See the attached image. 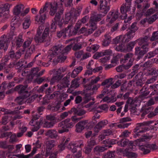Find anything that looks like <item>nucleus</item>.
I'll return each instance as SVG.
<instances>
[{"instance_id": "393cba45", "label": "nucleus", "mask_w": 158, "mask_h": 158, "mask_svg": "<svg viewBox=\"0 0 158 158\" xmlns=\"http://www.w3.org/2000/svg\"><path fill=\"white\" fill-rule=\"evenodd\" d=\"M63 77V76L62 75L60 74V73H57V72L56 71L54 76L51 80V84L52 85L55 82L61 80Z\"/></svg>"}, {"instance_id": "c756f323", "label": "nucleus", "mask_w": 158, "mask_h": 158, "mask_svg": "<svg viewBox=\"0 0 158 158\" xmlns=\"http://www.w3.org/2000/svg\"><path fill=\"white\" fill-rule=\"evenodd\" d=\"M24 8V6L23 5H17L14 10V14L15 15H18L23 11Z\"/></svg>"}, {"instance_id": "4be33fe9", "label": "nucleus", "mask_w": 158, "mask_h": 158, "mask_svg": "<svg viewBox=\"0 0 158 158\" xmlns=\"http://www.w3.org/2000/svg\"><path fill=\"white\" fill-rule=\"evenodd\" d=\"M69 81L67 77H65L61 80L60 84H58V87L59 88L60 87V89H62L64 88L68 87L69 85Z\"/></svg>"}, {"instance_id": "b1692460", "label": "nucleus", "mask_w": 158, "mask_h": 158, "mask_svg": "<svg viewBox=\"0 0 158 158\" xmlns=\"http://www.w3.org/2000/svg\"><path fill=\"white\" fill-rule=\"evenodd\" d=\"M0 148L8 149L9 151H12L14 148L13 145H8L6 141H0Z\"/></svg>"}, {"instance_id": "de8ad7c7", "label": "nucleus", "mask_w": 158, "mask_h": 158, "mask_svg": "<svg viewBox=\"0 0 158 158\" xmlns=\"http://www.w3.org/2000/svg\"><path fill=\"white\" fill-rule=\"evenodd\" d=\"M114 152L115 151L108 152L104 154L103 158H114Z\"/></svg>"}, {"instance_id": "ddd939ff", "label": "nucleus", "mask_w": 158, "mask_h": 158, "mask_svg": "<svg viewBox=\"0 0 158 158\" xmlns=\"http://www.w3.org/2000/svg\"><path fill=\"white\" fill-rule=\"evenodd\" d=\"M111 0H100V10L101 12L106 14L110 9V7L108 5L107 1L110 2Z\"/></svg>"}, {"instance_id": "4d7b16f0", "label": "nucleus", "mask_w": 158, "mask_h": 158, "mask_svg": "<svg viewBox=\"0 0 158 158\" xmlns=\"http://www.w3.org/2000/svg\"><path fill=\"white\" fill-rule=\"evenodd\" d=\"M81 125L84 129L85 127L86 129L89 128V127L88 126L86 125L87 123L89 124V122L88 120H85L83 121H81L78 122Z\"/></svg>"}, {"instance_id": "2eb2a0df", "label": "nucleus", "mask_w": 158, "mask_h": 158, "mask_svg": "<svg viewBox=\"0 0 158 158\" xmlns=\"http://www.w3.org/2000/svg\"><path fill=\"white\" fill-rule=\"evenodd\" d=\"M63 47L61 45H58L53 47L51 48L52 53L48 57H54V56H56L60 53H62Z\"/></svg>"}, {"instance_id": "bb28decb", "label": "nucleus", "mask_w": 158, "mask_h": 158, "mask_svg": "<svg viewBox=\"0 0 158 158\" xmlns=\"http://www.w3.org/2000/svg\"><path fill=\"white\" fill-rule=\"evenodd\" d=\"M105 38L102 41V45L104 47L108 46L110 44L111 40V38L109 34H105L104 35Z\"/></svg>"}, {"instance_id": "5fc2aeb1", "label": "nucleus", "mask_w": 158, "mask_h": 158, "mask_svg": "<svg viewBox=\"0 0 158 158\" xmlns=\"http://www.w3.org/2000/svg\"><path fill=\"white\" fill-rule=\"evenodd\" d=\"M32 40L33 38H29L27 40L25 41L23 45V48H25L29 47L32 42Z\"/></svg>"}, {"instance_id": "09e8293b", "label": "nucleus", "mask_w": 158, "mask_h": 158, "mask_svg": "<svg viewBox=\"0 0 158 158\" xmlns=\"http://www.w3.org/2000/svg\"><path fill=\"white\" fill-rule=\"evenodd\" d=\"M40 71L39 68L38 67L32 68L30 74L32 77L35 76L38 77V72Z\"/></svg>"}, {"instance_id": "c9c22d12", "label": "nucleus", "mask_w": 158, "mask_h": 158, "mask_svg": "<svg viewBox=\"0 0 158 158\" xmlns=\"http://www.w3.org/2000/svg\"><path fill=\"white\" fill-rule=\"evenodd\" d=\"M15 39L16 46L17 48H19L22 46L24 40L22 39V36L20 35L16 37Z\"/></svg>"}, {"instance_id": "a18cd8bd", "label": "nucleus", "mask_w": 158, "mask_h": 158, "mask_svg": "<svg viewBox=\"0 0 158 158\" xmlns=\"http://www.w3.org/2000/svg\"><path fill=\"white\" fill-rule=\"evenodd\" d=\"M115 49L118 51L125 52L127 51L126 46L123 44H121L116 47Z\"/></svg>"}, {"instance_id": "052dcab7", "label": "nucleus", "mask_w": 158, "mask_h": 158, "mask_svg": "<svg viewBox=\"0 0 158 158\" xmlns=\"http://www.w3.org/2000/svg\"><path fill=\"white\" fill-rule=\"evenodd\" d=\"M72 45L73 44H71L69 45H67L64 48H63L62 53L65 54L70 51L72 48Z\"/></svg>"}, {"instance_id": "4468645a", "label": "nucleus", "mask_w": 158, "mask_h": 158, "mask_svg": "<svg viewBox=\"0 0 158 158\" xmlns=\"http://www.w3.org/2000/svg\"><path fill=\"white\" fill-rule=\"evenodd\" d=\"M36 147H34L33 148L31 153L27 155H25L23 154H18L16 155V156L19 158H29L30 157L32 156L36 152L37 149L36 148H39L41 146V145L40 144L39 140H38L36 143Z\"/></svg>"}, {"instance_id": "423d86ee", "label": "nucleus", "mask_w": 158, "mask_h": 158, "mask_svg": "<svg viewBox=\"0 0 158 158\" xmlns=\"http://www.w3.org/2000/svg\"><path fill=\"white\" fill-rule=\"evenodd\" d=\"M138 28L136 26V23H132L130 27H129V30L128 32L124 35V38L126 39L125 41L128 42L134 37L135 31L138 29Z\"/></svg>"}, {"instance_id": "338daca9", "label": "nucleus", "mask_w": 158, "mask_h": 158, "mask_svg": "<svg viewBox=\"0 0 158 158\" xmlns=\"http://www.w3.org/2000/svg\"><path fill=\"white\" fill-rule=\"evenodd\" d=\"M27 98H24L22 96L20 95V96L17 97L15 99V102L19 105H21L23 104V100Z\"/></svg>"}, {"instance_id": "3c124183", "label": "nucleus", "mask_w": 158, "mask_h": 158, "mask_svg": "<svg viewBox=\"0 0 158 158\" xmlns=\"http://www.w3.org/2000/svg\"><path fill=\"white\" fill-rule=\"evenodd\" d=\"M86 112V111L82 109H77L76 108V115H77L79 116H81L85 114Z\"/></svg>"}, {"instance_id": "0e129e2a", "label": "nucleus", "mask_w": 158, "mask_h": 158, "mask_svg": "<svg viewBox=\"0 0 158 158\" xmlns=\"http://www.w3.org/2000/svg\"><path fill=\"white\" fill-rule=\"evenodd\" d=\"M40 117V115L39 114H36L33 116L32 118L31 121L30 122L29 124L31 125H33V123H35L36 120L38 119Z\"/></svg>"}, {"instance_id": "c85d7f7f", "label": "nucleus", "mask_w": 158, "mask_h": 158, "mask_svg": "<svg viewBox=\"0 0 158 158\" xmlns=\"http://www.w3.org/2000/svg\"><path fill=\"white\" fill-rule=\"evenodd\" d=\"M20 25V23L19 21L16 19L15 17L13 18L11 20L10 26L11 29L12 30H15V29L18 27Z\"/></svg>"}, {"instance_id": "aec40b11", "label": "nucleus", "mask_w": 158, "mask_h": 158, "mask_svg": "<svg viewBox=\"0 0 158 158\" xmlns=\"http://www.w3.org/2000/svg\"><path fill=\"white\" fill-rule=\"evenodd\" d=\"M21 53L19 51H18L15 53L13 50H10L8 53L9 56L12 59H18L21 56Z\"/></svg>"}, {"instance_id": "5701e85b", "label": "nucleus", "mask_w": 158, "mask_h": 158, "mask_svg": "<svg viewBox=\"0 0 158 158\" xmlns=\"http://www.w3.org/2000/svg\"><path fill=\"white\" fill-rule=\"evenodd\" d=\"M148 89L147 86L144 85L140 90V91L143 92V93L139 96V98L141 99H143L145 98L150 93V91H148Z\"/></svg>"}, {"instance_id": "72a5a7b5", "label": "nucleus", "mask_w": 158, "mask_h": 158, "mask_svg": "<svg viewBox=\"0 0 158 158\" xmlns=\"http://www.w3.org/2000/svg\"><path fill=\"white\" fill-rule=\"evenodd\" d=\"M83 69V67L82 66H79L77 67L76 69H74L71 74V76L72 77L74 78L75 77L79 74V73L81 72Z\"/></svg>"}, {"instance_id": "473e14b6", "label": "nucleus", "mask_w": 158, "mask_h": 158, "mask_svg": "<svg viewBox=\"0 0 158 158\" xmlns=\"http://www.w3.org/2000/svg\"><path fill=\"white\" fill-rule=\"evenodd\" d=\"M118 15L117 14H114L113 12H110L109 13L108 15L107 16V18L108 19L111 18V20L110 21V23H112L114 21L116 20L118 18Z\"/></svg>"}, {"instance_id": "20e7f679", "label": "nucleus", "mask_w": 158, "mask_h": 158, "mask_svg": "<svg viewBox=\"0 0 158 158\" xmlns=\"http://www.w3.org/2000/svg\"><path fill=\"white\" fill-rule=\"evenodd\" d=\"M49 3L46 2L43 8H41L39 11L40 15H37L35 17L36 21L39 23V24H42L45 20L47 14L48 10V7L49 6Z\"/></svg>"}, {"instance_id": "39448f33", "label": "nucleus", "mask_w": 158, "mask_h": 158, "mask_svg": "<svg viewBox=\"0 0 158 158\" xmlns=\"http://www.w3.org/2000/svg\"><path fill=\"white\" fill-rule=\"evenodd\" d=\"M81 8H78L77 9L74 8H71L69 13L65 15V19L66 22L71 20L74 22L76 21L78 16H79L81 11Z\"/></svg>"}, {"instance_id": "f257e3e1", "label": "nucleus", "mask_w": 158, "mask_h": 158, "mask_svg": "<svg viewBox=\"0 0 158 158\" xmlns=\"http://www.w3.org/2000/svg\"><path fill=\"white\" fill-rule=\"evenodd\" d=\"M149 40L148 36L146 35L138 39L137 40L138 45L139 46L135 48V55L136 56L137 60L142 58L148 51L149 48Z\"/></svg>"}, {"instance_id": "0eeeda50", "label": "nucleus", "mask_w": 158, "mask_h": 158, "mask_svg": "<svg viewBox=\"0 0 158 158\" xmlns=\"http://www.w3.org/2000/svg\"><path fill=\"white\" fill-rule=\"evenodd\" d=\"M27 85L20 84L15 87L14 89L23 97L27 98L31 94L27 91Z\"/></svg>"}, {"instance_id": "cd10ccee", "label": "nucleus", "mask_w": 158, "mask_h": 158, "mask_svg": "<svg viewBox=\"0 0 158 158\" xmlns=\"http://www.w3.org/2000/svg\"><path fill=\"white\" fill-rule=\"evenodd\" d=\"M113 79L112 78L106 79L102 82L101 85L103 86H104L105 88H108L113 83Z\"/></svg>"}, {"instance_id": "f3484780", "label": "nucleus", "mask_w": 158, "mask_h": 158, "mask_svg": "<svg viewBox=\"0 0 158 158\" xmlns=\"http://www.w3.org/2000/svg\"><path fill=\"white\" fill-rule=\"evenodd\" d=\"M64 10L63 9L60 10L56 14L54 18V20L56 23H58V25L60 27H61L63 25V23L60 21L61 19V16L64 12Z\"/></svg>"}, {"instance_id": "13d9d810", "label": "nucleus", "mask_w": 158, "mask_h": 158, "mask_svg": "<svg viewBox=\"0 0 158 158\" xmlns=\"http://www.w3.org/2000/svg\"><path fill=\"white\" fill-rule=\"evenodd\" d=\"M81 26V22L78 21L74 27V30L73 31L74 34H76L77 33Z\"/></svg>"}, {"instance_id": "680f3d73", "label": "nucleus", "mask_w": 158, "mask_h": 158, "mask_svg": "<svg viewBox=\"0 0 158 158\" xmlns=\"http://www.w3.org/2000/svg\"><path fill=\"white\" fill-rule=\"evenodd\" d=\"M78 80L77 79H74L72 82L71 87L73 88H76L79 86V84L78 82Z\"/></svg>"}, {"instance_id": "6ab92c4d", "label": "nucleus", "mask_w": 158, "mask_h": 158, "mask_svg": "<svg viewBox=\"0 0 158 158\" xmlns=\"http://www.w3.org/2000/svg\"><path fill=\"white\" fill-rule=\"evenodd\" d=\"M146 74L147 75L152 76L153 77L156 76L157 78L158 76V69L155 67L148 68Z\"/></svg>"}, {"instance_id": "a211bd4d", "label": "nucleus", "mask_w": 158, "mask_h": 158, "mask_svg": "<svg viewBox=\"0 0 158 158\" xmlns=\"http://www.w3.org/2000/svg\"><path fill=\"white\" fill-rule=\"evenodd\" d=\"M45 135L51 139H56L58 136V133L55 129H49L46 131Z\"/></svg>"}, {"instance_id": "9b49d317", "label": "nucleus", "mask_w": 158, "mask_h": 158, "mask_svg": "<svg viewBox=\"0 0 158 158\" xmlns=\"http://www.w3.org/2000/svg\"><path fill=\"white\" fill-rule=\"evenodd\" d=\"M60 2H54L49 3V6L50 7L49 14L51 16H53L56 12L57 8L58 5H60L62 6L63 5L62 2L64 0H60Z\"/></svg>"}, {"instance_id": "f8f14e48", "label": "nucleus", "mask_w": 158, "mask_h": 158, "mask_svg": "<svg viewBox=\"0 0 158 158\" xmlns=\"http://www.w3.org/2000/svg\"><path fill=\"white\" fill-rule=\"evenodd\" d=\"M108 123V121L107 120H104L99 122L94 128V135H97L98 133Z\"/></svg>"}, {"instance_id": "1a4fd4ad", "label": "nucleus", "mask_w": 158, "mask_h": 158, "mask_svg": "<svg viewBox=\"0 0 158 158\" xmlns=\"http://www.w3.org/2000/svg\"><path fill=\"white\" fill-rule=\"evenodd\" d=\"M146 79L144 74L142 72L138 73L135 77V81L136 80L135 85L138 88H142L144 86L143 81Z\"/></svg>"}, {"instance_id": "9d476101", "label": "nucleus", "mask_w": 158, "mask_h": 158, "mask_svg": "<svg viewBox=\"0 0 158 158\" xmlns=\"http://www.w3.org/2000/svg\"><path fill=\"white\" fill-rule=\"evenodd\" d=\"M132 147H129L126 149L120 148L118 150V152L122 153L124 156H126L128 158H136L138 156V154L135 153L131 152L130 150L132 149Z\"/></svg>"}, {"instance_id": "864d4df0", "label": "nucleus", "mask_w": 158, "mask_h": 158, "mask_svg": "<svg viewBox=\"0 0 158 158\" xmlns=\"http://www.w3.org/2000/svg\"><path fill=\"white\" fill-rule=\"evenodd\" d=\"M158 18V15L155 14L151 17L148 19V23L149 24H152Z\"/></svg>"}, {"instance_id": "a19ab883", "label": "nucleus", "mask_w": 158, "mask_h": 158, "mask_svg": "<svg viewBox=\"0 0 158 158\" xmlns=\"http://www.w3.org/2000/svg\"><path fill=\"white\" fill-rule=\"evenodd\" d=\"M31 23V21L30 17H27L25 18L23 24V28L25 29L28 28L30 26Z\"/></svg>"}, {"instance_id": "7ed1b4c3", "label": "nucleus", "mask_w": 158, "mask_h": 158, "mask_svg": "<svg viewBox=\"0 0 158 158\" xmlns=\"http://www.w3.org/2000/svg\"><path fill=\"white\" fill-rule=\"evenodd\" d=\"M152 123L151 121L144 122L142 123H138L136 124V127L134 129L133 131L135 133L134 135L135 137L141 135L140 134L143 133L148 131L149 128L144 126L148 125Z\"/></svg>"}, {"instance_id": "8fccbe9b", "label": "nucleus", "mask_w": 158, "mask_h": 158, "mask_svg": "<svg viewBox=\"0 0 158 158\" xmlns=\"http://www.w3.org/2000/svg\"><path fill=\"white\" fill-rule=\"evenodd\" d=\"M38 97V95L34 94L27 99L26 101V103L27 104H29L34 101V100Z\"/></svg>"}, {"instance_id": "dca6fc26", "label": "nucleus", "mask_w": 158, "mask_h": 158, "mask_svg": "<svg viewBox=\"0 0 158 158\" xmlns=\"http://www.w3.org/2000/svg\"><path fill=\"white\" fill-rule=\"evenodd\" d=\"M104 16L101 14L97 15H92L89 22V24H92L95 26H97V22L101 20V19Z\"/></svg>"}, {"instance_id": "e433bc0d", "label": "nucleus", "mask_w": 158, "mask_h": 158, "mask_svg": "<svg viewBox=\"0 0 158 158\" xmlns=\"http://www.w3.org/2000/svg\"><path fill=\"white\" fill-rule=\"evenodd\" d=\"M47 149L50 150L56 145V142L54 140L47 141L46 143Z\"/></svg>"}, {"instance_id": "4c0bfd02", "label": "nucleus", "mask_w": 158, "mask_h": 158, "mask_svg": "<svg viewBox=\"0 0 158 158\" xmlns=\"http://www.w3.org/2000/svg\"><path fill=\"white\" fill-rule=\"evenodd\" d=\"M131 124V123H127L117 125V123H114L110 124L109 125V127H114L117 126L119 128H125L129 126Z\"/></svg>"}, {"instance_id": "a878e982", "label": "nucleus", "mask_w": 158, "mask_h": 158, "mask_svg": "<svg viewBox=\"0 0 158 158\" xmlns=\"http://www.w3.org/2000/svg\"><path fill=\"white\" fill-rule=\"evenodd\" d=\"M71 27V26H69L67 27L64 29H63L60 31L57 32V36L59 38H60L62 36L65 37L66 36V33L69 32H70V28Z\"/></svg>"}, {"instance_id": "774afa93", "label": "nucleus", "mask_w": 158, "mask_h": 158, "mask_svg": "<svg viewBox=\"0 0 158 158\" xmlns=\"http://www.w3.org/2000/svg\"><path fill=\"white\" fill-rule=\"evenodd\" d=\"M151 109V107H148L144 109L142 111V113L141 115L142 118H143L144 116L150 112V110Z\"/></svg>"}, {"instance_id": "bf43d9fd", "label": "nucleus", "mask_w": 158, "mask_h": 158, "mask_svg": "<svg viewBox=\"0 0 158 158\" xmlns=\"http://www.w3.org/2000/svg\"><path fill=\"white\" fill-rule=\"evenodd\" d=\"M158 39V31H155L152 33V36L150 39L151 41L156 40Z\"/></svg>"}, {"instance_id": "2f4dec72", "label": "nucleus", "mask_w": 158, "mask_h": 158, "mask_svg": "<svg viewBox=\"0 0 158 158\" xmlns=\"http://www.w3.org/2000/svg\"><path fill=\"white\" fill-rule=\"evenodd\" d=\"M10 6L8 4H5L4 5H2L0 7V14H3V12H5L4 14L7 15L9 14V11L8 10L9 9Z\"/></svg>"}, {"instance_id": "69168bd1", "label": "nucleus", "mask_w": 158, "mask_h": 158, "mask_svg": "<svg viewBox=\"0 0 158 158\" xmlns=\"http://www.w3.org/2000/svg\"><path fill=\"white\" fill-rule=\"evenodd\" d=\"M76 131L78 133L81 132L84 129L79 123L76 124Z\"/></svg>"}, {"instance_id": "f704fd0d", "label": "nucleus", "mask_w": 158, "mask_h": 158, "mask_svg": "<svg viewBox=\"0 0 158 158\" xmlns=\"http://www.w3.org/2000/svg\"><path fill=\"white\" fill-rule=\"evenodd\" d=\"M138 39L135 41H131L127 44L126 45L127 51H131L132 50L134 46L136 43H138L137 40Z\"/></svg>"}, {"instance_id": "412c9836", "label": "nucleus", "mask_w": 158, "mask_h": 158, "mask_svg": "<svg viewBox=\"0 0 158 158\" xmlns=\"http://www.w3.org/2000/svg\"><path fill=\"white\" fill-rule=\"evenodd\" d=\"M127 5L126 4L123 3L121 6L120 8V11L121 13L124 15L123 16V19H125L127 17V15L126 13L130 10L131 7H127Z\"/></svg>"}, {"instance_id": "58836bf2", "label": "nucleus", "mask_w": 158, "mask_h": 158, "mask_svg": "<svg viewBox=\"0 0 158 158\" xmlns=\"http://www.w3.org/2000/svg\"><path fill=\"white\" fill-rule=\"evenodd\" d=\"M133 53H128L126 54L124 56V60L125 62H127L126 60H128L129 59V62L133 63L134 60V59L133 58Z\"/></svg>"}, {"instance_id": "c03bdc74", "label": "nucleus", "mask_w": 158, "mask_h": 158, "mask_svg": "<svg viewBox=\"0 0 158 158\" xmlns=\"http://www.w3.org/2000/svg\"><path fill=\"white\" fill-rule=\"evenodd\" d=\"M42 121V120L40 119L39 121H36L35 123L34 124H33V125H32L34 127L33 128H32V131H38L40 128V125Z\"/></svg>"}, {"instance_id": "f03ea898", "label": "nucleus", "mask_w": 158, "mask_h": 158, "mask_svg": "<svg viewBox=\"0 0 158 158\" xmlns=\"http://www.w3.org/2000/svg\"><path fill=\"white\" fill-rule=\"evenodd\" d=\"M44 27L42 25L39 27L34 40L36 43L46 42V46H48L49 45L51 41V39L48 36L49 29L48 27H46L44 29Z\"/></svg>"}, {"instance_id": "ea45409f", "label": "nucleus", "mask_w": 158, "mask_h": 158, "mask_svg": "<svg viewBox=\"0 0 158 158\" xmlns=\"http://www.w3.org/2000/svg\"><path fill=\"white\" fill-rule=\"evenodd\" d=\"M55 123L54 121H45L43 123V127L46 128H51L52 127Z\"/></svg>"}, {"instance_id": "49530a36", "label": "nucleus", "mask_w": 158, "mask_h": 158, "mask_svg": "<svg viewBox=\"0 0 158 158\" xmlns=\"http://www.w3.org/2000/svg\"><path fill=\"white\" fill-rule=\"evenodd\" d=\"M67 148L73 153L76 152L77 150V146H75L74 143H69L67 146Z\"/></svg>"}, {"instance_id": "603ef678", "label": "nucleus", "mask_w": 158, "mask_h": 158, "mask_svg": "<svg viewBox=\"0 0 158 158\" xmlns=\"http://www.w3.org/2000/svg\"><path fill=\"white\" fill-rule=\"evenodd\" d=\"M89 27L91 28L89 29L86 32V34L87 35L92 34L97 28V26H95L92 24H89Z\"/></svg>"}, {"instance_id": "7c9ffc66", "label": "nucleus", "mask_w": 158, "mask_h": 158, "mask_svg": "<svg viewBox=\"0 0 158 158\" xmlns=\"http://www.w3.org/2000/svg\"><path fill=\"white\" fill-rule=\"evenodd\" d=\"M9 38H6V36L4 35L0 38V49L3 48L5 43L8 40ZM0 56H2V53L0 51Z\"/></svg>"}, {"instance_id": "6e6d98bb", "label": "nucleus", "mask_w": 158, "mask_h": 158, "mask_svg": "<svg viewBox=\"0 0 158 158\" xmlns=\"http://www.w3.org/2000/svg\"><path fill=\"white\" fill-rule=\"evenodd\" d=\"M97 108L96 107H94L92 108L90 111H94V112L95 113V115L94 116H93V119L94 120L96 121L97 119H98L100 117V115L99 114H97V113L98 112V111L96 110Z\"/></svg>"}, {"instance_id": "37998d69", "label": "nucleus", "mask_w": 158, "mask_h": 158, "mask_svg": "<svg viewBox=\"0 0 158 158\" xmlns=\"http://www.w3.org/2000/svg\"><path fill=\"white\" fill-rule=\"evenodd\" d=\"M35 46L34 45H32L26 52L25 55V58H27L30 57L31 55V53L35 51Z\"/></svg>"}, {"instance_id": "6e6552de", "label": "nucleus", "mask_w": 158, "mask_h": 158, "mask_svg": "<svg viewBox=\"0 0 158 158\" xmlns=\"http://www.w3.org/2000/svg\"><path fill=\"white\" fill-rule=\"evenodd\" d=\"M139 149L143 152L144 155L147 154L150 152V149L153 150L157 149V147L156 144H150L146 143L144 145H139Z\"/></svg>"}, {"instance_id": "79ce46f5", "label": "nucleus", "mask_w": 158, "mask_h": 158, "mask_svg": "<svg viewBox=\"0 0 158 158\" xmlns=\"http://www.w3.org/2000/svg\"><path fill=\"white\" fill-rule=\"evenodd\" d=\"M129 143V141L126 139H123L118 141L117 144L118 145L121 147H125Z\"/></svg>"}, {"instance_id": "e2e57ef3", "label": "nucleus", "mask_w": 158, "mask_h": 158, "mask_svg": "<svg viewBox=\"0 0 158 158\" xmlns=\"http://www.w3.org/2000/svg\"><path fill=\"white\" fill-rule=\"evenodd\" d=\"M104 56L103 51L96 52L93 56L94 59H97L99 57Z\"/></svg>"}]
</instances>
